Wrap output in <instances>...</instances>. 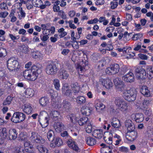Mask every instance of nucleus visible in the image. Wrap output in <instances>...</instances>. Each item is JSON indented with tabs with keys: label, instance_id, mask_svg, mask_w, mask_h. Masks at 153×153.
<instances>
[{
	"label": "nucleus",
	"instance_id": "45",
	"mask_svg": "<svg viewBox=\"0 0 153 153\" xmlns=\"http://www.w3.org/2000/svg\"><path fill=\"white\" fill-rule=\"evenodd\" d=\"M28 48V47L25 45H21L20 46V50L21 51L25 53H27L29 52Z\"/></svg>",
	"mask_w": 153,
	"mask_h": 153
},
{
	"label": "nucleus",
	"instance_id": "36",
	"mask_svg": "<svg viewBox=\"0 0 153 153\" xmlns=\"http://www.w3.org/2000/svg\"><path fill=\"white\" fill-rule=\"evenodd\" d=\"M61 78L62 79H66L69 76V74L65 70H62L59 72Z\"/></svg>",
	"mask_w": 153,
	"mask_h": 153
},
{
	"label": "nucleus",
	"instance_id": "3",
	"mask_svg": "<svg viewBox=\"0 0 153 153\" xmlns=\"http://www.w3.org/2000/svg\"><path fill=\"white\" fill-rule=\"evenodd\" d=\"M114 99V103L120 110L123 112L128 110V105L123 99L118 97Z\"/></svg>",
	"mask_w": 153,
	"mask_h": 153
},
{
	"label": "nucleus",
	"instance_id": "2",
	"mask_svg": "<svg viewBox=\"0 0 153 153\" xmlns=\"http://www.w3.org/2000/svg\"><path fill=\"white\" fill-rule=\"evenodd\" d=\"M123 91V97L126 100L131 102L135 100L137 91L135 88H132L128 90H126L124 89Z\"/></svg>",
	"mask_w": 153,
	"mask_h": 153
},
{
	"label": "nucleus",
	"instance_id": "20",
	"mask_svg": "<svg viewBox=\"0 0 153 153\" xmlns=\"http://www.w3.org/2000/svg\"><path fill=\"white\" fill-rule=\"evenodd\" d=\"M92 135L95 138L100 139L103 136L102 131L101 129H96L94 131Z\"/></svg>",
	"mask_w": 153,
	"mask_h": 153
},
{
	"label": "nucleus",
	"instance_id": "30",
	"mask_svg": "<svg viewBox=\"0 0 153 153\" xmlns=\"http://www.w3.org/2000/svg\"><path fill=\"white\" fill-rule=\"evenodd\" d=\"M111 125L114 128H118L120 127L121 125L118 119L114 118L113 119V121L111 123Z\"/></svg>",
	"mask_w": 153,
	"mask_h": 153
},
{
	"label": "nucleus",
	"instance_id": "15",
	"mask_svg": "<svg viewBox=\"0 0 153 153\" xmlns=\"http://www.w3.org/2000/svg\"><path fill=\"white\" fill-rule=\"evenodd\" d=\"M68 146L71 149H73L76 151L78 152L79 149L75 143L71 139H69L67 142Z\"/></svg>",
	"mask_w": 153,
	"mask_h": 153
},
{
	"label": "nucleus",
	"instance_id": "1",
	"mask_svg": "<svg viewBox=\"0 0 153 153\" xmlns=\"http://www.w3.org/2000/svg\"><path fill=\"white\" fill-rule=\"evenodd\" d=\"M41 69L33 65L30 69L26 70L23 72L22 76L24 78L30 81L35 80L38 75L42 72Z\"/></svg>",
	"mask_w": 153,
	"mask_h": 153
},
{
	"label": "nucleus",
	"instance_id": "62",
	"mask_svg": "<svg viewBox=\"0 0 153 153\" xmlns=\"http://www.w3.org/2000/svg\"><path fill=\"white\" fill-rule=\"evenodd\" d=\"M60 134L62 137H66L68 139H71V137L69 135L67 132L66 131H65L62 132Z\"/></svg>",
	"mask_w": 153,
	"mask_h": 153
},
{
	"label": "nucleus",
	"instance_id": "12",
	"mask_svg": "<svg viewBox=\"0 0 153 153\" xmlns=\"http://www.w3.org/2000/svg\"><path fill=\"white\" fill-rule=\"evenodd\" d=\"M63 144L62 140L59 137H54L50 144L51 147L54 148L56 146H60Z\"/></svg>",
	"mask_w": 153,
	"mask_h": 153
},
{
	"label": "nucleus",
	"instance_id": "29",
	"mask_svg": "<svg viewBox=\"0 0 153 153\" xmlns=\"http://www.w3.org/2000/svg\"><path fill=\"white\" fill-rule=\"evenodd\" d=\"M40 104L43 106H45L49 103V99L47 97H42L39 100Z\"/></svg>",
	"mask_w": 153,
	"mask_h": 153
},
{
	"label": "nucleus",
	"instance_id": "35",
	"mask_svg": "<svg viewBox=\"0 0 153 153\" xmlns=\"http://www.w3.org/2000/svg\"><path fill=\"white\" fill-rule=\"evenodd\" d=\"M76 102L80 105L85 103L86 102L85 98L83 96H80L76 99Z\"/></svg>",
	"mask_w": 153,
	"mask_h": 153
},
{
	"label": "nucleus",
	"instance_id": "50",
	"mask_svg": "<svg viewBox=\"0 0 153 153\" xmlns=\"http://www.w3.org/2000/svg\"><path fill=\"white\" fill-rule=\"evenodd\" d=\"M7 53L6 49L3 48L0 49V57H5L7 55Z\"/></svg>",
	"mask_w": 153,
	"mask_h": 153
},
{
	"label": "nucleus",
	"instance_id": "22",
	"mask_svg": "<svg viewBox=\"0 0 153 153\" xmlns=\"http://www.w3.org/2000/svg\"><path fill=\"white\" fill-rule=\"evenodd\" d=\"M34 94V91L32 89L28 88L24 92L23 95L26 97H30L33 95Z\"/></svg>",
	"mask_w": 153,
	"mask_h": 153
},
{
	"label": "nucleus",
	"instance_id": "27",
	"mask_svg": "<svg viewBox=\"0 0 153 153\" xmlns=\"http://www.w3.org/2000/svg\"><path fill=\"white\" fill-rule=\"evenodd\" d=\"M125 126L127 128V131L135 129L134 126L133 125L131 120H126Z\"/></svg>",
	"mask_w": 153,
	"mask_h": 153
},
{
	"label": "nucleus",
	"instance_id": "42",
	"mask_svg": "<svg viewBox=\"0 0 153 153\" xmlns=\"http://www.w3.org/2000/svg\"><path fill=\"white\" fill-rule=\"evenodd\" d=\"M53 84L56 89L57 90H59L60 84L59 81V79H54L53 81Z\"/></svg>",
	"mask_w": 153,
	"mask_h": 153
},
{
	"label": "nucleus",
	"instance_id": "18",
	"mask_svg": "<svg viewBox=\"0 0 153 153\" xmlns=\"http://www.w3.org/2000/svg\"><path fill=\"white\" fill-rule=\"evenodd\" d=\"M17 134L16 130L14 129H10L7 139L10 140H14L17 138Z\"/></svg>",
	"mask_w": 153,
	"mask_h": 153
},
{
	"label": "nucleus",
	"instance_id": "33",
	"mask_svg": "<svg viewBox=\"0 0 153 153\" xmlns=\"http://www.w3.org/2000/svg\"><path fill=\"white\" fill-rule=\"evenodd\" d=\"M90 121L87 117H82L78 121V123L80 126H83L84 124L86 125L88 122Z\"/></svg>",
	"mask_w": 153,
	"mask_h": 153
},
{
	"label": "nucleus",
	"instance_id": "51",
	"mask_svg": "<svg viewBox=\"0 0 153 153\" xmlns=\"http://www.w3.org/2000/svg\"><path fill=\"white\" fill-rule=\"evenodd\" d=\"M53 134L54 133L53 131L51 130H50L48 132L47 138L49 141H51L52 140L53 138Z\"/></svg>",
	"mask_w": 153,
	"mask_h": 153
},
{
	"label": "nucleus",
	"instance_id": "34",
	"mask_svg": "<svg viewBox=\"0 0 153 153\" xmlns=\"http://www.w3.org/2000/svg\"><path fill=\"white\" fill-rule=\"evenodd\" d=\"M71 87L74 93H76L79 92L80 88L79 85L77 82H76L72 84Z\"/></svg>",
	"mask_w": 153,
	"mask_h": 153
},
{
	"label": "nucleus",
	"instance_id": "37",
	"mask_svg": "<svg viewBox=\"0 0 153 153\" xmlns=\"http://www.w3.org/2000/svg\"><path fill=\"white\" fill-rule=\"evenodd\" d=\"M58 36L60 38H62L65 36L67 35V33L65 31L64 29L62 27L58 30Z\"/></svg>",
	"mask_w": 153,
	"mask_h": 153
},
{
	"label": "nucleus",
	"instance_id": "9",
	"mask_svg": "<svg viewBox=\"0 0 153 153\" xmlns=\"http://www.w3.org/2000/svg\"><path fill=\"white\" fill-rule=\"evenodd\" d=\"M113 82L116 88L118 91H123L124 90V84L121 79L116 78L114 79Z\"/></svg>",
	"mask_w": 153,
	"mask_h": 153
},
{
	"label": "nucleus",
	"instance_id": "8",
	"mask_svg": "<svg viewBox=\"0 0 153 153\" xmlns=\"http://www.w3.org/2000/svg\"><path fill=\"white\" fill-rule=\"evenodd\" d=\"M58 71L56 66L54 64H50L47 65L45 69L46 74L50 75H54L56 74Z\"/></svg>",
	"mask_w": 153,
	"mask_h": 153
},
{
	"label": "nucleus",
	"instance_id": "58",
	"mask_svg": "<svg viewBox=\"0 0 153 153\" xmlns=\"http://www.w3.org/2000/svg\"><path fill=\"white\" fill-rule=\"evenodd\" d=\"M72 41V46L75 49H78L79 48L78 45V43L79 42L77 41L76 40L75 41Z\"/></svg>",
	"mask_w": 153,
	"mask_h": 153
},
{
	"label": "nucleus",
	"instance_id": "48",
	"mask_svg": "<svg viewBox=\"0 0 153 153\" xmlns=\"http://www.w3.org/2000/svg\"><path fill=\"white\" fill-rule=\"evenodd\" d=\"M22 140L24 142V146L25 147H28L30 146V148L31 149V146H30V143L26 137H24L22 138Z\"/></svg>",
	"mask_w": 153,
	"mask_h": 153
},
{
	"label": "nucleus",
	"instance_id": "4",
	"mask_svg": "<svg viewBox=\"0 0 153 153\" xmlns=\"http://www.w3.org/2000/svg\"><path fill=\"white\" fill-rule=\"evenodd\" d=\"M7 67L10 71H17L19 68L18 62L15 58H10L7 61Z\"/></svg>",
	"mask_w": 153,
	"mask_h": 153
},
{
	"label": "nucleus",
	"instance_id": "26",
	"mask_svg": "<svg viewBox=\"0 0 153 153\" xmlns=\"http://www.w3.org/2000/svg\"><path fill=\"white\" fill-rule=\"evenodd\" d=\"M112 134L108 133L107 134H105L104 135V139L106 143L109 144H111L113 142L111 137Z\"/></svg>",
	"mask_w": 153,
	"mask_h": 153
},
{
	"label": "nucleus",
	"instance_id": "52",
	"mask_svg": "<svg viewBox=\"0 0 153 153\" xmlns=\"http://www.w3.org/2000/svg\"><path fill=\"white\" fill-rule=\"evenodd\" d=\"M131 48L128 47L126 48L125 50H124V52L122 56L126 57V56L131 51Z\"/></svg>",
	"mask_w": 153,
	"mask_h": 153
},
{
	"label": "nucleus",
	"instance_id": "46",
	"mask_svg": "<svg viewBox=\"0 0 153 153\" xmlns=\"http://www.w3.org/2000/svg\"><path fill=\"white\" fill-rule=\"evenodd\" d=\"M111 66L112 68V71H113L114 74H115L117 73L119 71V65L117 64H115L111 65Z\"/></svg>",
	"mask_w": 153,
	"mask_h": 153
},
{
	"label": "nucleus",
	"instance_id": "53",
	"mask_svg": "<svg viewBox=\"0 0 153 153\" xmlns=\"http://www.w3.org/2000/svg\"><path fill=\"white\" fill-rule=\"evenodd\" d=\"M143 36V35L142 34H136L134 35L132 38L133 40H136L142 38Z\"/></svg>",
	"mask_w": 153,
	"mask_h": 153
},
{
	"label": "nucleus",
	"instance_id": "60",
	"mask_svg": "<svg viewBox=\"0 0 153 153\" xmlns=\"http://www.w3.org/2000/svg\"><path fill=\"white\" fill-rule=\"evenodd\" d=\"M111 8L114 9L116 8L118 5V3L116 1H111L110 3Z\"/></svg>",
	"mask_w": 153,
	"mask_h": 153
},
{
	"label": "nucleus",
	"instance_id": "55",
	"mask_svg": "<svg viewBox=\"0 0 153 153\" xmlns=\"http://www.w3.org/2000/svg\"><path fill=\"white\" fill-rule=\"evenodd\" d=\"M111 146H109L105 148H102L101 149V151L102 153H111V150H108V148L110 149Z\"/></svg>",
	"mask_w": 153,
	"mask_h": 153
},
{
	"label": "nucleus",
	"instance_id": "23",
	"mask_svg": "<svg viewBox=\"0 0 153 153\" xmlns=\"http://www.w3.org/2000/svg\"><path fill=\"white\" fill-rule=\"evenodd\" d=\"M64 126L63 124L60 122L55 123L53 127L56 131L60 132L64 129Z\"/></svg>",
	"mask_w": 153,
	"mask_h": 153
},
{
	"label": "nucleus",
	"instance_id": "19",
	"mask_svg": "<svg viewBox=\"0 0 153 153\" xmlns=\"http://www.w3.org/2000/svg\"><path fill=\"white\" fill-rule=\"evenodd\" d=\"M23 111L27 114H30L31 113L33 108L30 104L29 103L25 104L23 107Z\"/></svg>",
	"mask_w": 153,
	"mask_h": 153
},
{
	"label": "nucleus",
	"instance_id": "54",
	"mask_svg": "<svg viewBox=\"0 0 153 153\" xmlns=\"http://www.w3.org/2000/svg\"><path fill=\"white\" fill-rule=\"evenodd\" d=\"M112 68L111 65L107 68L105 70L106 73L109 75L114 74L113 71H112Z\"/></svg>",
	"mask_w": 153,
	"mask_h": 153
},
{
	"label": "nucleus",
	"instance_id": "64",
	"mask_svg": "<svg viewBox=\"0 0 153 153\" xmlns=\"http://www.w3.org/2000/svg\"><path fill=\"white\" fill-rule=\"evenodd\" d=\"M70 106V104L69 102L65 101L63 103V108L66 109H68Z\"/></svg>",
	"mask_w": 153,
	"mask_h": 153
},
{
	"label": "nucleus",
	"instance_id": "40",
	"mask_svg": "<svg viewBox=\"0 0 153 153\" xmlns=\"http://www.w3.org/2000/svg\"><path fill=\"white\" fill-rule=\"evenodd\" d=\"M14 150L15 153H24L23 147L20 146H15Z\"/></svg>",
	"mask_w": 153,
	"mask_h": 153
},
{
	"label": "nucleus",
	"instance_id": "11",
	"mask_svg": "<svg viewBox=\"0 0 153 153\" xmlns=\"http://www.w3.org/2000/svg\"><path fill=\"white\" fill-rule=\"evenodd\" d=\"M30 139L33 142L43 143L45 142V139L35 132L32 133Z\"/></svg>",
	"mask_w": 153,
	"mask_h": 153
},
{
	"label": "nucleus",
	"instance_id": "5",
	"mask_svg": "<svg viewBox=\"0 0 153 153\" xmlns=\"http://www.w3.org/2000/svg\"><path fill=\"white\" fill-rule=\"evenodd\" d=\"M25 115L23 113L16 112L14 113L11 119V121L15 123H19L23 121L25 118Z\"/></svg>",
	"mask_w": 153,
	"mask_h": 153
},
{
	"label": "nucleus",
	"instance_id": "44",
	"mask_svg": "<svg viewBox=\"0 0 153 153\" xmlns=\"http://www.w3.org/2000/svg\"><path fill=\"white\" fill-rule=\"evenodd\" d=\"M31 54L33 57L35 59L39 58L42 56L40 52L38 51L32 52Z\"/></svg>",
	"mask_w": 153,
	"mask_h": 153
},
{
	"label": "nucleus",
	"instance_id": "61",
	"mask_svg": "<svg viewBox=\"0 0 153 153\" xmlns=\"http://www.w3.org/2000/svg\"><path fill=\"white\" fill-rule=\"evenodd\" d=\"M8 15V13L7 11L0 12V18H5Z\"/></svg>",
	"mask_w": 153,
	"mask_h": 153
},
{
	"label": "nucleus",
	"instance_id": "6",
	"mask_svg": "<svg viewBox=\"0 0 153 153\" xmlns=\"http://www.w3.org/2000/svg\"><path fill=\"white\" fill-rule=\"evenodd\" d=\"M46 114L45 112H41L39 116V121L43 128L46 127L48 125L49 117L45 116Z\"/></svg>",
	"mask_w": 153,
	"mask_h": 153
},
{
	"label": "nucleus",
	"instance_id": "38",
	"mask_svg": "<svg viewBox=\"0 0 153 153\" xmlns=\"http://www.w3.org/2000/svg\"><path fill=\"white\" fill-rule=\"evenodd\" d=\"M0 133L1 135L3 138H7L8 134L7 129L6 128H1L0 130Z\"/></svg>",
	"mask_w": 153,
	"mask_h": 153
},
{
	"label": "nucleus",
	"instance_id": "39",
	"mask_svg": "<svg viewBox=\"0 0 153 153\" xmlns=\"http://www.w3.org/2000/svg\"><path fill=\"white\" fill-rule=\"evenodd\" d=\"M68 117L72 123H75L76 122L77 118L75 114H71L68 116Z\"/></svg>",
	"mask_w": 153,
	"mask_h": 153
},
{
	"label": "nucleus",
	"instance_id": "24",
	"mask_svg": "<svg viewBox=\"0 0 153 153\" xmlns=\"http://www.w3.org/2000/svg\"><path fill=\"white\" fill-rule=\"evenodd\" d=\"M140 91L143 95L146 97H149L150 95L149 91L147 87L146 86H143L141 88Z\"/></svg>",
	"mask_w": 153,
	"mask_h": 153
},
{
	"label": "nucleus",
	"instance_id": "49",
	"mask_svg": "<svg viewBox=\"0 0 153 153\" xmlns=\"http://www.w3.org/2000/svg\"><path fill=\"white\" fill-rule=\"evenodd\" d=\"M37 149L40 153H48V150L46 148L43 147L42 146H38Z\"/></svg>",
	"mask_w": 153,
	"mask_h": 153
},
{
	"label": "nucleus",
	"instance_id": "7",
	"mask_svg": "<svg viewBox=\"0 0 153 153\" xmlns=\"http://www.w3.org/2000/svg\"><path fill=\"white\" fill-rule=\"evenodd\" d=\"M135 71L136 77L138 79L143 80L146 78V73L144 69L141 68H137Z\"/></svg>",
	"mask_w": 153,
	"mask_h": 153
},
{
	"label": "nucleus",
	"instance_id": "25",
	"mask_svg": "<svg viewBox=\"0 0 153 153\" xmlns=\"http://www.w3.org/2000/svg\"><path fill=\"white\" fill-rule=\"evenodd\" d=\"M132 116H134V119L137 122L140 123L142 122L144 119L143 115L141 113L133 114Z\"/></svg>",
	"mask_w": 153,
	"mask_h": 153
},
{
	"label": "nucleus",
	"instance_id": "16",
	"mask_svg": "<svg viewBox=\"0 0 153 153\" xmlns=\"http://www.w3.org/2000/svg\"><path fill=\"white\" fill-rule=\"evenodd\" d=\"M134 75L133 73L129 72L122 77L123 79L127 82H131L134 81Z\"/></svg>",
	"mask_w": 153,
	"mask_h": 153
},
{
	"label": "nucleus",
	"instance_id": "47",
	"mask_svg": "<svg viewBox=\"0 0 153 153\" xmlns=\"http://www.w3.org/2000/svg\"><path fill=\"white\" fill-rule=\"evenodd\" d=\"M114 141H115V144L116 145H118L120 142L121 141V139L120 137L118 135L115 134L114 136Z\"/></svg>",
	"mask_w": 153,
	"mask_h": 153
},
{
	"label": "nucleus",
	"instance_id": "41",
	"mask_svg": "<svg viewBox=\"0 0 153 153\" xmlns=\"http://www.w3.org/2000/svg\"><path fill=\"white\" fill-rule=\"evenodd\" d=\"M12 100V98L10 96H8L6 99L3 101V105H10Z\"/></svg>",
	"mask_w": 153,
	"mask_h": 153
},
{
	"label": "nucleus",
	"instance_id": "32",
	"mask_svg": "<svg viewBox=\"0 0 153 153\" xmlns=\"http://www.w3.org/2000/svg\"><path fill=\"white\" fill-rule=\"evenodd\" d=\"M86 141L87 144L89 146H92L96 143L95 139L91 137H87Z\"/></svg>",
	"mask_w": 153,
	"mask_h": 153
},
{
	"label": "nucleus",
	"instance_id": "10",
	"mask_svg": "<svg viewBox=\"0 0 153 153\" xmlns=\"http://www.w3.org/2000/svg\"><path fill=\"white\" fill-rule=\"evenodd\" d=\"M137 137L138 133L137 131L134 130L127 131L126 135V139L130 141L134 140Z\"/></svg>",
	"mask_w": 153,
	"mask_h": 153
},
{
	"label": "nucleus",
	"instance_id": "56",
	"mask_svg": "<svg viewBox=\"0 0 153 153\" xmlns=\"http://www.w3.org/2000/svg\"><path fill=\"white\" fill-rule=\"evenodd\" d=\"M58 35L57 34H55L53 36H51L50 38V40L52 42L54 43L57 40Z\"/></svg>",
	"mask_w": 153,
	"mask_h": 153
},
{
	"label": "nucleus",
	"instance_id": "31",
	"mask_svg": "<svg viewBox=\"0 0 153 153\" xmlns=\"http://www.w3.org/2000/svg\"><path fill=\"white\" fill-rule=\"evenodd\" d=\"M93 125V123L90 121L88 122L87 124L85 125V131L87 133H89L91 132L92 131Z\"/></svg>",
	"mask_w": 153,
	"mask_h": 153
},
{
	"label": "nucleus",
	"instance_id": "28",
	"mask_svg": "<svg viewBox=\"0 0 153 153\" xmlns=\"http://www.w3.org/2000/svg\"><path fill=\"white\" fill-rule=\"evenodd\" d=\"M95 107L98 112H102L105 111V106L102 103H97L95 105Z\"/></svg>",
	"mask_w": 153,
	"mask_h": 153
},
{
	"label": "nucleus",
	"instance_id": "14",
	"mask_svg": "<svg viewBox=\"0 0 153 153\" xmlns=\"http://www.w3.org/2000/svg\"><path fill=\"white\" fill-rule=\"evenodd\" d=\"M63 94L67 96H70L72 94L71 90L68 84L65 83L64 84L62 88Z\"/></svg>",
	"mask_w": 153,
	"mask_h": 153
},
{
	"label": "nucleus",
	"instance_id": "57",
	"mask_svg": "<svg viewBox=\"0 0 153 153\" xmlns=\"http://www.w3.org/2000/svg\"><path fill=\"white\" fill-rule=\"evenodd\" d=\"M40 38L42 41L45 42L47 41L49 37L48 35H44L42 34L40 35Z\"/></svg>",
	"mask_w": 153,
	"mask_h": 153
},
{
	"label": "nucleus",
	"instance_id": "21",
	"mask_svg": "<svg viewBox=\"0 0 153 153\" xmlns=\"http://www.w3.org/2000/svg\"><path fill=\"white\" fill-rule=\"evenodd\" d=\"M50 117L53 120H56L60 118V113L56 111H53L50 114Z\"/></svg>",
	"mask_w": 153,
	"mask_h": 153
},
{
	"label": "nucleus",
	"instance_id": "13",
	"mask_svg": "<svg viewBox=\"0 0 153 153\" xmlns=\"http://www.w3.org/2000/svg\"><path fill=\"white\" fill-rule=\"evenodd\" d=\"M102 85L107 89H111L113 86V84L111 80L109 78L102 79L101 80Z\"/></svg>",
	"mask_w": 153,
	"mask_h": 153
},
{
	"label": "nucleus",
	"instance_id": "59",
	"mask_svg": "<svg viewBox=\"0 0 153 153\" xmlns=\"http://www.w3.org/2000/svg\"><path fill=\"white\" fill-rule=\"evenodd\" d=\"M106 64L105 60L104 59H102L99 62L98 67L99 68L102 67L104 65Z\"/></svg>",
	"mask_w": 153,
	"mask_h": 153
},
{
	"label": "nucleus",
	"instance_id": "63",
	"mask_svg": "<svg viewBox=\"0 0 153 153\" xmlns=\"http://www.w3.org/2000/svg\"><path fill=\"white\" fill-rule=\"evenodd\" d=\"M141 48V43H139L136 44L134 45V50L135 51H138L140 50Z\"/></svg>",
	"mask_w": 153,
	"mask_h": 153
},
{
	"label": "nucleus",
	"instance_id": "43",
	"mask_svg": "<svg viewBox=\"0 0 153 153\" xmlns=\"http://www.w3.org/2000/svg\"><path fill=\"white\" fill-rule=\"evenodd\" d=\"M32 3L34 6L39 7V6L43 4V2L41 0H32Z\"/></svg>",
	"mask_w": 153,
	"mask_h": 153
},
{
	"label": "nucleus",
	"instance_id": "17",
	"mask_svg": "<svg viewBox=\"0 0 153 153\" xmlns=\"http://www.w3.org/2000/svg\"><path fill=\"white\" fill-rule=\"evenodd\" d=\"M92 111V108L91 107L86 105L83 106L81 109L82 114L86 115H89Z\"/></svg>",
	"mask_w": 153,
	"mask_h": 153
}]
</instances>
